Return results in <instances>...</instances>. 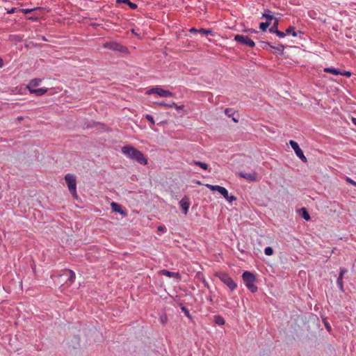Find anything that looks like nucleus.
I'll list each match as a JSON object with an SVG mask.
<instances>
[{
	"label": "nucleus",
	"instance_id": "obj_11",
	"mask_svg": "<svg viewBox=\"0 0 356 356\" xmlns=\"http://www.w3.org/2000/svg\"><path fill=\"white\" fill-rule=\"evenodd\" d=\"M206 186L213 191L219 192L225 198H227L228 197V191L222 186L218 185H211L207 184Z\"/></svg>",
	"mask_w": 356,
	"mask_h": 356
},
{
	"label": "nucleus",
	"instance_id": "obj_45",
	"mask_svg": "<svg viewBox=\"0 0 356 356\" xmlns=\"http://www.w3.org/2000/svg\"><path fill=\"white\" fill-rule=\"evenodd\" d=\"M325 325L326 329H327L328 331H330V329H331L330 325L328 323H325Z\"/></svg>",
	"mask_w": 356,
	"mask_h": 356
},
{
	"label": "nucleus",
	"instance_id": "obj_51",
	"mask_svg": "<svg viewBox=\"0 0 356 356\" xmlns=\"http://www.w3.org/2000/svg\"><path fill=\"white\" fill-rule=\"evenodd\" d=\"M208 300L210 302H213V299H212V297H209L208 298Z\"/></svg>",
	"mask_w": 356,
	"mask_h": 356
},
{
	"label": "nucleus",
	"instance_id": "obj_42",
	"mask_svg": "<svg viewBox=\"0 0 356 356\" xmlns=\"http://www.w3.org/2000/svg\"><path fill=\"white\" fill-rule=\"evenodd\" d=\"M167 321V317L166 316H161V322L163 323V324H165Z\"/></svg>",
	"mask_w": 356,
	"mask_h": 356
},
{
	"label": "nucleus",
	"instance_id": "obj_20",
	"mask_svg": "<svg viewBox=\"0 0 356 356\" xmlns=\"http://www.w3.org/2000/svg\"><path fill=\"white\" fill-rule=\"evenodd\" d=\"M324 72H327V73L332 74L334 75H340V74H341V70L339 69L334 68L332 67L324 68Z\"/></svg>",
	"mask_w": 356,
	"mask_h": 356
},
{
	"label": "nucleus",
	"instance_id": "obj_38",
	"mask_svg": "<svg viewBox=\"0 0 356 356\" xmlns=\"http://www.w3.org/2000/svg\"><path fill=\"white\" fill-rule=\"evenodd\" d=\"M19 8H10V9L7 10V13L8 14H13L15 12L19 11Z\"/></svg>",
	"mask_w": 356,
	"mask_h": 356
},
{
	"label": "nucleus",
	"instance_id": "obj_23",
	"mask_svg": "<svg viewBox=\"0 0 356 356\" xmlns=\"http://www.w3.org/2000/svg\"><path fill=\"white\" fill-rule=\"evenodd\" d=\"M213 321L218 325H223L225 323V319L220 315H215L213 316Z\"/></svg>",
	"mask_w": 356,
	"mask_h": 356
},
{
	"label": "nucleus",
	"instance_id": "obj_14",
	"mask_svg": "<svg viewBox=\"0 0 356 356\" xmlns=\"http://www.w3.org/2000/svg\"><path fill=\"white\" fill-rule=\"evenodd\" d=\"M242 279L245 285L248 284V283L254 282L256 281L255 275L250 271L243 272L242 274Z\"/></svg>",
	"mask_w": 356,
	"mask_h": 356
},
{
	"label": "nucleus",
	"instance_id": "obj_16",
	"mask_svg": "<svg viewBox=\"0 0 356 356\" xmlns=\"http://www.w3.org/2000/svg\"><path fill=\"white\" fill-rule=\"evenodd\" d=\"M111 207L114 212L119 213L124 216L126 215V213L122 210V206L120 204L113 202L111 204Z\"/></svg>",
	"mask_w": 356,
	"mask_h": 356
},
{
	"label": "nucleus",
	"instance_id": "obj_49",
	"mask_svg": "<svg viewBox=\"0 0 356 356\" xmlns=\"http://www.w3.org/2000/svg\"><path fill=\"white\" fill-rule=\"evenodd\" d=\"M203 283H204L205 286L209 287V284H208V283L205 280L203 281Z\"/></svg>",
	"mask_w": 356,
	"mask_h": 356
},
{
	"label": "nucleus",
	"instance_id": "obj_2",
	"mask_svg": "<svg viewBox=\"0 0 356 356\" xmlns=\"http://www.w3.org/2000/svg\"><path fill=\"white\" fill-rule=\"evenodd\" d=\"M41 81H42V80L40 79H38V78L33 79L29 81V83L27 86V88H28L30 93L34 94L36 96H42L47 92V88H37V89L35 88V87L38 86L40 84Z\"/></svg>",
	"mask_w": 356,
	"mask_h": 356
},
{
	"label": "nucleus",
	"instance_id": "obj_18",
	"mask_svg": "<svg viewBox=\"0 0 356 356\" xmlns=\"http://www.w3.org/2000/svg\"><path fill=\"white\" fill-rule=\"evenodd\" d=\"M116 3L127 4L129 6V8L132 10H135L138 8L137 4L131 2L130 0H116Z\"/></svg>",
	"mask_w": 356,
	"mask_h": 356
},
{
	"label": "nucleus",
	"instance_id": "obj_22",
	"mask_svg": "<svg viewBox=\"0 0 356 356\" xmlns=\"http://www.w3.org/2000/svg\"><path fill=\"white\" fill-rule=\"evenodd\" d=\"M300 213L303 219L308 221L310 220V215L306 208L302 207L300 210Z\"/></svg>",
	"mask_w": 356,
	"mask_h": 356
},
{
	"label": "nucleus",
	"instance_id": "obj_43",
	"mask_svg": "<svg viewBox=\"0 0 356 356\" xmlns=\"http://www.w3.org/2000/svg\"><path fill=\"white\" fill-rule=\"evenodd\" d=\"M173 107H175L177 111L182 110L184 108V106H177L176 104L175 105H173Z\"/></svg>",
	"mask_w": 356,
	"mask_h": 356
},
{
	"label": "nucleus",
	"instance_id": "obj_47",
	"mask_svg": "<svg viewBox=\"0 0 356 356\" xmlns=\"http://www.w3.org/2000/svg\"><path fill=\"white\" fill-rule=\"evenodd\" d=\"M158 229H159V231H163L164 229H165V227L159 226V227H158Z\"/></svg>",
	"mask_w": 356,
	"mask_h": 356
},
{
	"label": "nucleus",
	"instance_id": "obj_17",
	"mask_svg": "<svg viewBox=\"0 0 356 356\" xmlns=\"http://www.w3.org/2000/svg\"><path fill=\"white\" fill-rule=\"evenodd\" d=\"M275 17L273 16V13L268 9L264 10V13L261 16V19H266V22H270V23L273 19L275 20Z\"/></svg>",
	"mask_w": 356,
	"mask_h": 356
},
{
	"label": "nucleus",
	"instance_id": "obj_32",
	"mask_svg": "<svg viewBox=\"0 0 356 356\" xmlns=\"http://www.w3.org/2000/svg\"><path fill=\"white\" fill-rule=\"evenodd\" d=\"M181 310L184 313V314L186 315V316H187L188 318L191 319L192 318V316L189 312V310L188 309V308H186L185 306L184 305H181Z\"/></svg>",
	"mask_w": 356,
	"mask_h": 356
},
{
	"label": "nucleus",
	"instance_id": "obj_46",
	"mask_svg": "<svg viewBox=\"0 0 356 356\" xmlns=\"http://www.w3.org/2000/svg\"><path fill=\"white\" fill-rule=\"evenodd\" d=\"M352 122L356 126V118H352Z\"/></svg>",
	"mask_w": 356,
	"mask_h": 356
},
{
	"label": "nucleus",
	"instance_id": "obj_39",
	"mask_svg": "<svg viewBox=\"0 0 356 356\" xmlns=\"http://www.w3.org/2000/svg\"><path fill=\"white\" fill-rule=\"evenodd\" d=\"M228 202H232V201H234L236 200V197L234 195H229L228 194L227 198H225Z\"/></svg>",
	"mask_w": 356,
	"mask_h": 356
},
{
	"label": "nucleus",
	"instance_id": "obj_33",
	"mask_svg": "<svg viewBox=\"0 0 356 356\" xmlns=\"http://www.w3.org/2000/svg\"><path fill=\"white\" fill-rule=\"evenodd\" d=\"M145 118L151 123L152 126L155 124V121L152 115H151L150 114H146L145 115Z\"/></svg>",
	"mask_w": 356,
	"mask_h": 356
},
{
	"label": "nucleus",
	"instance_id": "obj_7",
	"mask_svg": "<svg viewBox=\"0 0 356 356\" xmlns=\"http://www.w3.org/2000/svg\"><path fill=\"white\" fill-rule=\"evenodd\" d=\"M234 40L237 43L248 46L251 48L255 46L254 42L247 35L237 34L234 36Z\"/></svg>",
	"mask_w": 356,
	"mask_h": 356
},
{
	"label": "nucleus",
	"instance_id": "obj_35",
	"mask_svg": "<svg viewBox=\"0 0 356 356\" xmlns=\"http://www.w3.org/2000/svg\"><path fill=\"white\" fill-rule=\"evenodd\" d=\"M279 38H284L286 34V31L285 32H283V31H281L280 30H277V32L275 33Z\"/></svg>",
	"mask_w": 356,
	"mask_h": 356
},
{
	"label": "nucleus",
	"instance_id": "obj_1",
	"mask_svg": "<svg viewBox=\"0 0 356 356\" xmlns=\"http://www.w3.org/2000/svg\"><path fill=\"white\" fill-rule=\"evenodd\" d=\"M121 152L131 160L135 161L143 165L147 164V159L144 154L130 145L123 146Z\"/></svg>",
	"mask_w": 356,
	"mask_h": 356
},
{
	"label": "nucleus",
	"instance_id": "obj_8",
	"mask_svg": "<svg viewBox=\"0 0 356 356\" xmlns=\"http://www.w3.org/2000/svg\"><path fill=\"white\" fill-rule=\"evenodd\" d=\"M289 144L291 147V148L294 150L296 156L304 163H306L307 161V159L306 156H305L302 150L300 147L299 145L297 142L291 140H289Z\"/></svg>",
	"mask_w": 356,
	"mask_h": 356
},
{
	"label": "nucleus",
	"instance_id": "obj_48",
	"mask_svg": "<svg viewBox=\"0 0 356 356\" xmlns=\"http://www.w3.org/2000/svg\"><path fill=\"white\" fill-rule=\"evenodd\" d=\"M248 31V32H250V33H257V32L256 30L252 29H249Z\"/></svg>",
	"mask_w": 356,
	"mask_h": 356
},
{
	"label": "nucleus",
	"instance_id": "obj_25",
	"mask_svg": "<svg viewBox=\"0 0 356 356\" xmlns=\"http://www.w3.org/2000/svg\"><path fill=\"white\" fill-rule=\"evenodd\" d=\"M40 9H41V8H40V7H35L33 8H19V11L26 15V14H29V13H32L34 10H40Z\"/></svg>",
	"mask_w": 356,
	"mask_h": 356
},
{
	"label": "nucleus",
	"instance_id": "obj_15",
	"mask_svg": "<svg viewBox=\"0 0 356 356\" xmlns=\"http://www.w3.org/2000/svg\"><path fill=\"white\" fill-rule=\"evenodd\" d=\"M161 274L168 277H174L176 279H179L181 277L180 274L178 272H171L165 269L161 270Z\"/></svg>",
	"mask_w": 356,
	"mask_h": 356
},
{
	"label": "nucleus",
	"instance_id": "obj_3",
	"mask_svg": "<svg viewBox=\"0 0 356 356\" xmlns=\"http://www.w3.org/2000/svg\"><path fill=\"white\" fill-rule=\"evenodd\" d=\"M219 280L223 282L231 291H234L237 287V284L229 276V274L225 272H219L216 274Z\"/></svg>",
	"mask_w": 356,
	"mask_h": 356
},
{
	"label": "nucleus",
	"instance_id": "obj_41",
	"mask_svg": "<svg viewBox=\"0 0 356 356\" xmlns=\"http://www.w3.org/2000/svg\"><path fill=\"white\" fill-rule=\"evenodd\" d=\"M28 19L33 22H36L38 20L39 17L38 16L33 15V16L29 17Z\"/></svg>",
	"mask_w": 356,
	"mask_h": 356
},
{
	"label": "nucleus",
	"instance_id": "obj_9",
	"mask_svg": "<svg viewBox=\"0 0 356 356\" xmlns=\"http://www.w3.org/2000/svg\"><path fill=\"white\" fill-rule=\"evenodd\" d=\"M238 175L249 181H257L258 180V175L255 171L251 172H239Z\"/></svg>",
	"mask_w": 356,
	"mask_h": 356
},
{
	"label": "nucleus",
	"instance_id": "obj_31",
	"mask_svg": "<svg viewBox=\"0 0 356 356\" xmlns=\"http://www.w3.org/2000/svg\"><path fill=\"white\" fill-rule=\"evenodd\" d=\"M270 22H261L259 24V29L261 31H266L267 28L270 26Z\"/></svg>",
	"mask_w": 356,
	"mask_h": 356
},
{
	"label": "nucleus",
	"instance_id": "obj_34",
	"mask_svg": "<svg viewBox=\"0 0 356 356\" xmlns=\"http://www.w3.org/2000/svg\"><path fill=\"white\" fill-rule=\"evenodd\" d=\"M264 253L266 255L270 256L273 254V250L271 247H266L264 249Z\"/></svg>",
	"mask_w": 356,
	"mask_h": 356
},
{
	"label": "nucleus",
	"instance_id": "obj_4",
	"mask_svg": "<svg viewBox=\"0 0 356 356\" xmlns=\"http://www.w3.org/2000/svg\"><path fill=\"white\" fill-rule=\"evenodd\" d=\"M65 180L72 196L77 197L76 177L72 174L68 173L65 176Z\"/></svg>",
	"mask_w": 356,
	"mask_h": 356
},
{
	"label": "nucleus",
	"instance_id": "obj_24",
	"mask_svg": "<svg viewBox=\"0 0 356 356\" xmlns=\"http://www.w3.org/2000/svg\"><path fill=\"white\" fill-rule=\"evenodd\" d=\"M278 23H279V21L277 18H275V22L273 24V25L270 26V28L269 29V32L271 33H275V32L277 31L278 30Z\"/></svg>",
	"mask_w": 356,
	"mask_h": 356
},
{
	"label": "nucleus",
	"instance_id": "obj_44",
	"mask_svg": "<svg viewBox=\"0 0 356 356\" xmlns=\"http://www.w3.org/2000/svg\"><path fill=\"white\" fill-rule=\"evenodd\" d=\"M198 30L199 29H197L194 27L190 29L189 31L191 33H198Z\"/></svg>",
	"mask_w": 356,
	"mask_h": 356
},
{
	"label": "nucleus",
	"instance_id": "obj_28",
	"mask_svg": "<svg viewBox=\"0 0 356 356\" xmlns=\"http://www.w3.org/2000/svg\"><path fill=\"white\" fill-rule=\"evenodd\" d=\"M285 31L286 35H291L293 37H296L298 35V33L295 31V28L293 26H289Z\"/></svg>",
	"mask_w": 356,
	"mask_h": 356
},
{
	"label": "nucleus",
	"instance_id": "obj_10",
	"mask_svg": "<svg viewBox=\"0 0 356 356\" xmlns=\"http://www.w3.org/2000/svg\"><path fill=\"white\" fill-rule=\"evenodd\" d=\"M60 276H65L67 277L65 283L67 284H72L74 282L76 277L74 272L70 269L63 270Z\"/></svg>",
	"mask_w": 356,
	"mask_h": 356
},
{
	"label": "nucleus",
	"instance_id": "obj_27",
	"mask_svg": "<svg viewBox=\"0 0 356 356\" xmlns=\"http://www.w3.org/2000/svg\"><path fill=\"white\" fill-rule=\"evenodd\" d=\"M270 48L275 49L277 53L282 54L284 49V46L283 44H278L277 46L271 45Z\"/></svg>",
	"mask_w": 356,
	"mask_h": 356
},
{
	"label": "nucleus",
	"instance_id": "obj_29",
	"mask_svg": "<svg viewBox=\"0 0 356 356\" xmlns=\"http://www.w3.org/2000/svg\"><path fill=\"white\" fill-rule=\"evenodd\" d=\"M156 104L160 106H163L165 108H172L173 105H175V103L174 102H172L170 103H165V102H156Z\"/></svg>",
	"mask_w": 356,
	"mask_h": 356
},
{
	"label": "nucleus",
	"instance_id": "obj_36",
	"mask_svg": "<svg viewBox=\"0 0 356 356\" xmlns=\"http://www.w3.org/2000/svg\"><path fill=\"white\" fill-rule=\"evenodd\" d=\"M260 44H261V47L263 49H267V47H270V46H271V44L268 42L262 41L260 42Z\"/></svg>",
	"mask_w": 356,
	"mask_h": 356
},
{
	"label": "nucleus",
	"instance_id": "obj_37",
	"mask_svg": "<svg viewBox=\"0 0 356 356\" xmlns=\"http://www.w3.org/2000/svg\"><path fill=\"white\" fill-rule=\"evenodd\" d=\"M352 73L349 71H341L340 75L345 76L347 77H350L351 76Z\"/></svg>",
	"mask_w": 356,
	"mask_h": 356
},
{
	"label": "nucleus",
	"instance_id": "obj_30",
	"mask_svg": "<svg viewBox=\"0 0 356 356\" xmlns=\"http://www.w3.org/2000/svg\"><path fill=\"white\" fill-rule=\"evenodd\" d=\"M198 33L204 35H211L213 33V31L211 29H200L198 30Z\"/></svg>",
	"mask_w": 356,
	"mask_h": 356
},
{
	"label": "nucleus",
	"instance_id": "obj_50",
	"mask_svg": "<svg viewBox=\"0 0 356 356\" xmlns=\"http://www.w3.org/2000/svg\"><path fill=\"white\" fill-rule=\"evenodd\" d=\"M3 65V60L0 58V67H1Z\"/></svg>",
	"mask_w": 356,
	"mask_h": 356
},
{
	"label": "nucleus",
	"instance_id": "obj_5",
	"mask_svg": "<svg viewBox=\"0 0 356 356\" xmlns=\"http://www.w3.org/2000/svg\"><path fill=\"white\" fill-rule=\"evenodd\" d=\"M103 47L120 53H127L128 49L125 46L117 42H107L103 44Z\"/></svg>",
	"mask_w": 356,
	"mask_h": 356
},
{
	"label": "nucleus",
	"instance_id": "obj_12",
	"mask_svg": "<svg viewBox=\"0 0 356 356\" xmlns=\"http://www.w3.org/2000/svg\"><path fill=\"white\" fill-rule=\"evenodd\" d=\"M348 272V270L345 268H340V271L339 274V277L337 280V284L339 287V290L341 292H344V287H343V278L345 273Z\"/></svg>",
	"mask_w": 356,
	"mask_h": 356
},
{
	"label": "nucleus",
	"instance_id": "obj_19",
	"mask_svg": "<svg viewBox=\"0 0 356 356\" xmlns=\"http://www.w3.org/2000/svg\"><path fill=\"white\" fill-rule=\"evenodd\" d=\"M225 113L227 117L232 118L234 122H237L238 121V119L234 117L235 111L232 108H226Z\"/></svg>",
	"mask_w": 356,
	"mask_h": 356
},
{
	"label": "nucleus",
	"instance_id": "obj_13",
	"mask_svg": "<svg viewBox=\"0 0 356 356\" xmlns=\"http://www.w3.org/2000/svg\"><path fill=\"white\" fill-rule=\"evenodd\" d=\"M180 207L181 208L184 213L186 215L188 212V209L191 205L189 198L187 196H184L179 202Z\"/></svg>",
	"mask_w": 356,
	"mask_h": 356
},
{
	"label": "nucleus",
	"instance_id": "obj_26",
	"mask_svg": "<svg viewBox=\"0 0 356 356\" xmlns=\"http://www.w3.org/2000/svg\"><path fill=\"white\" fill-rule=\"evenodd\" d=\"M245 286L252 293H256L257 291V290H258V288L254 284V282L248 283V284H246Z\"/></svg>",
	"mask_w": 356,
	"mask_h": 356
},
{
	"label": "nucleus",
	"instance_id": "obj_6",
	"mask_svg": "<svg viewBox=\"0 0 356 356\" xmlns=\"http://www.w3.org/2000/svg\"><path fill=\"white\" fill-rule=\"evenodd\" d=\"M146 94H147V95L156 94L159 97H172L173 96V92H172L168 90H164L159 86L151 88L150 89L147 90Z\"/></svg>",
	"mask_w": 356,
	"mask_h": 356
},
{
	"label": "nucleus",
	"instance_id": "obj_21",
	"mask_svg": "<svg viewBox=\"0 0 356 356\" xmlns=\"http://www.w3.org/2000/svg\"><path fill=\"white\" fill-rule=\"evenodd\" d=\"M190 164L191 165H192V164L196 165L205 170H208V168H209L208 164H207L206 163L202 162V161H199L193 160L190 163Z\"/></svg>",
	"mask_w": 356,
	"mask_h": 356
},
{
	"label": "nucleus",
	"instance_id": "obj_40",
	"mask_svg": "<svg viewBox=\"0 0 356 356\" xmlns=\"http://www.w3.org/2000/svg\"><path fill=\"white\" fill-rule=\"evenodd\" d=\"M346 181L349 184H351L352 185L356 186V181L350 179V177H346Z\"/></svg>",
	"mask_w": 356,
	"mask_h": 356
}]
</instances>
